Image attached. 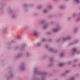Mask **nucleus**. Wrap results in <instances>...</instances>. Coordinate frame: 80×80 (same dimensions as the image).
I'll list each match as a JSON object with an SVG mask.
<instances>
[{
  "label": "nucleus",
  "mask_w": 80,
  "mask_h": 80,
  "mask_svg": "<svg viewBox=\"0 0 80 80\" xmlns=\"http://www.w3.org/2000/svg\"><path fill=\"white\" fill-rule=\"evenodd\" d=\"M33 35H38V33L37 32H34L32 33Z\"/></svg>",
  "instance_id": "nucleus-1"
},
{
  "label": "nucleus",
  "mask_w": 80,
  "mask_h": 80,
  "mask_svg": "<svg viewBox=\"0 0 80 80\" xmlns=\"http://www.w3.org/2000/svg\"><path fill=\"white\" fill-rule=\"evenodd\" d=\"M63 63H61L59 64V66H60V67H62L63 66Z\"/></svg>",
  "instance_id": "nucleus-2"
},
{
  "label": "nucleus",
  "mask_w": 80,
  "mask_h": 80,
  "mask_svg": "<svg viewBox=\"0 0 80 80\" xmlns=\"http://www.w3.org/2000/svg\"><path fill=\"white\" fill-rule=\"evenodd\" d=\"M77 51V49L76 48H74V52H76Z\"/></svg>",
  "instance_id": "nucleus-3"
},
{
  "label": "nucleus",
  "mask_w": 80,
  "mask_h": 80,
  "mask_svg": "<svg viewBox=\"0 0 80 80\" xmlns=\"http://www.w3.org/2000/svg\"><path fill=\"white\" fill-rule=\"evenodd\" d=\"M57 31H58V29H54L53 30L54 32H57Z\"/></svg>",
  "instance_id": "nucleus-4"
},
{
  "label": "nucleus",
  "mask_w": 80,
  "mask_h": 80,
  "mask_svg": "<svg viewBox=\"0 0 80 80\" xmlns=\"http://www.w3.org/2000/svg\"><path fill=\"white\" fill-rule=\"evenodd\" d=\"M74 0L77 2V3H79V1H78V0Z\"/></svg>",
  "instance_id": "nucleus-5"
},
{
  "label": "nucleus",
  "mask_w": 80,
  "mask_h": 80,
  "mask_svg": "<svg viewBox=\"0 0 80 80\" xmlns=\"http://www.w3.org/2000/svg\"><path fill=\"white\" fill-rule=\"evenodd\" d=\"M63 53H61V55H60V56L62 57H63Z\"/></svg>",
  "instance_id": "nucleus-6"
},
{
  "label": "nucleus",
  "mask_w": 80,
  "mask_h": 80,
  "mask_svg": "<svg viewBox=\"0 0 80 80\" xmlns=\"http://www.w3.org/2000/svg\"><path fill=\"white\" fill-rule=\"evenodd\" d=\"M44 12H47V10H45L44 11Z\"/></svg>",
  "instance_id": "nucleus-7"
},
{
  "label": "nucleus",
  "mask_w": 80,
  "mask_h": 80,
  "mask_svg": "<svg viewBox=\"0 0 80 80\" xmlns=\"http://www.w3.org/2000/svg\"><path fill=\"white\" fill-rule=\"evenodd\" d=\"M47 26H44V28L45 29V28H47Z\"/></svg>",
  "instance_id": "nucleus-8"
},
{
  "label": "nucleus",
  "mask_w": 80,
  "mask_h": 80,
  "mask_svg": "<svg viewBox=\"0 0 80 80\" xmlns=\"http://www.w3.org/2000/svg\"><path fill=\"white\" fill-rule=\"evenodd\" d=\"M72 80H74V78H73Z\"/></svg>",
  "instance_id": "nucleus-9"
},
{
  "label": "nucleus",
  "mask_w": 80,
  "mask_h": 80,
  "mask_svg": "<svg viewBox=\"0 0 80 80\" xmlns=\"http://www.w3.org/2000/svg\"><path fill=\"white\" fill-rule=\"evenodd\" d=\"M69 72L68 71H67V72H66V73H67V72Z\"/></svg>",
  "instance_id": "nucleus-10"
},
{
  "label": "nucleus",
  "mask_w": 80,
  "mask_h": 80,
  "mask_svg": "<svg viewBox=\"0 0 80 80\" xmlns=\"http://www.w3.org/2000/svg\"><path fill=\"white\" fill-rule=\"evenodd\" d=\"M65 39H66V38H65L64 39V40H65Z\"/></svg>",
  "instance_id": "nucleus-11"
}]
</instances>
